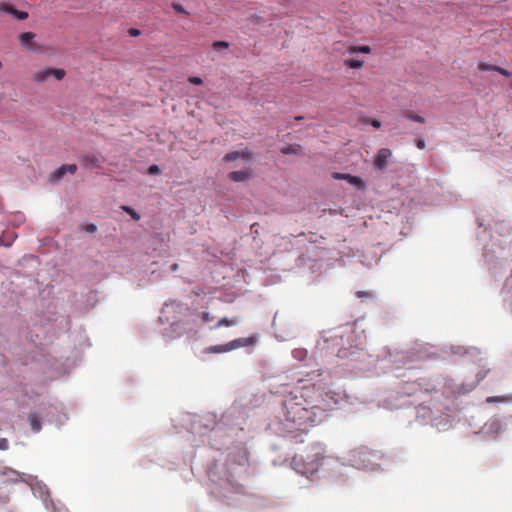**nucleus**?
I'll return each mask as SVG.
<instances>
[{
	"mask_svg": "<svg viewBox=\"0 0 512 512\" xmlns=\"http://www.w3.org/2000/svg\"><path fill=\"white\" fill-rule=\"evenodd\" d=\"M123 209L134 219V220H139L140 219V215L132 208L130 207H123Z\"/></svg>",
	"mask_w": 512,
	"mask_h": 512,
	"instance_id": "obj_23",
	"label": "nucleus"
},
{
	"mask_svg": "<svg viewBox=\"0 0 512 512\" xmlns=\"http://www.w3.org/2000/svg\"><path fill=\"white\" fill-rule=\"evenodd\" d=\"M370 124L376 129L381 127V122L378 120H371Z\"/></svg>",
	"mask_w": 512,
	"mask_h": 512,
	"instance_id": "obj_33",
	"label": "nucleus"
},
{
	"mask_svg": "<svg viewBox=\"0 0 512 512\" xmlns=\"http://www.w3.org/2000/svg\"><path fill=\"white\" fill-rule=\"evenodd\" d=\"M65 173H66L65 165H62L60 168H58L57 170H55L54 172H52L50 174V181L57 182L65 175Z\"/></svg>",
	"mask_w": 512,
	"mask_h": 512,
	"instance_id": "obj_18",
	"label": "nucleus"
},
{
	"mask_svg": "<svg viewBox=\"0 0 512 512\" xmlns=\"http://www.w3.org/2000/svg\"><path fill=\"white\" fill-rule=\"evenodd\" d=\"M66 75V72L64 69L60 68H45L39 71H36L32 75V79L36 83H44L51 77L55 78L56 80L60 81L62 80Z\"/></svg>",
	"mask_w": 512,
	"mask_h": 512,
	"instance_id": "obj_3",
	"label": "nucleus"
},
{
	"mask_svg": "<svg viewBox=\"0 0 512 512\" xmlns=\"http://www.w3.org/2000/svg\"><path fill=\"white\" fill-rule=\"evenodd\" d=\"M212 320H213V317L208 312H203L202 313V321L204 323H208V322H210Z\"/></svg>",
	"mask_w": 512,
	"mask_h": 512,
	"instance_id": "obj_30",
	"label": "nucleus"
},
{
	"mask_svg": "<svg viewBox=\"0 0 512 512\" xmlns=\"http://www.w3.org/2000/svg\"><path fill=\"white\" fill-rule=\"evenodd\" d=\"M188 81L191 83V84H194V85H201L203 83L202 79L200 77H197V76H191L188 78Z\"/></svg>",
	"mask_w": 512,
	"mask_h": 512,
	"instance_id": "obj_25",
	"label": "nucleus"
},
{
	"mask_svg": "<svg viewBox=\"0 0 512 512\" xmlns=\"http://www.w3.org/2000/svg\"><path fill=\"white\" fill-rule=\"evenodd\" d=\"M128 34L130 36H132V37H137V36H139L141 34V31L139 29H137V28H130L128 30Z\"/></svg>",
	"mask_w": 512,
	"mask_h": 512,
	"instance_id": "obj_29",
	"label": "nucleus"
},
{
	"mask_svg": "<svg viewBox=\"0 0 512 512\" xmlns=\"http://www.w3.org/2000/svg\"><path fill=\"white\" fill-rule=\"evenodd\" d=\"M293 353H294V356H295V357L300 358V357H301V355H302L304 352H303V351L295 350Z\"/></svg>",
	"mask_w": 512,
	"mask_h": 512,
	"instance_id": "obj_36",
	"label": "nucleus"
},
{
	"mask_svg": "<svg viewBox=\"0 0 512 512\" xmlns=\"http://www.w3.org/2000/svg\"><path fill=\"white\" fill-rule=\"evenodd\" d=\"M9 448V443L6 438H0V450H7Z\"/></svg>",
	"mask_w": 512,
	"mask_h": 512,
	"instance_id": "obj_27",
	"label": "nucleus"
},
{
	"mask_svg": "<svg viewBox=\"0 0 512 512\" xmlns=\"http://www.w3.org/2000/svg\"><path fill=\"white\" fill-rule=\"evenodd\" d=\"M171 270L172 271H177L178 270V264L177 263H174L171 265Z\"/></svg>",
	"mask_w": 512,
	"mask_h": 512,
	"instance_id": "obj_37",
	"label": "nucleus"
},
{
	"mask_svg": "<svg viewBox=\"0 0 512 512\" xmlns=\"http://www.w3.org/2000/svg\"><path fill=\"white\" fill-rule=\"evenodd\" d=\"M344 65L351 69H360L363 67L364 61L359 60V59L349 58V59L344 60Z\"/></svg>",
	"mask_w": 512,
	"mask_h": 512,
	"instance_id": "obj_14",
	"label": "nucleus"
},
{
	"mask_svg": "<svg viewBox=\"0 0 512 512\" xmlns=\"http://www.w3.org/2000/svg\"><path fill=\"white\" fill-rule=\"evenodd\" d=\"M28 420L30 422V426H31L32 430L35 433H37L41 430V422L35 413L29 414Z\"/></svg>",
	"mask_w": 512,
	"mask_h": 512,
	"instance_id": "obj_13",
	"label": "nucleus"
},
{
	"mask_svg": "<svg viewBox=\"0 0 512 512\" xmlns=\"http://www.w3.org/2000/svg\"><path fill=\"white\" fill-rule=\"evenodd\" d=\"M96 229H97V228H96V226H95L94 224H89V225H87V227H86V230H87L88 232H90V233L95 232V231H96Z\"/></svg>",
	"mask_w": 512,
	"mask_h": 512,
	"instance_id": "obj_35",
	"label": "nucleus"
},
{
	"mask_svg": "<svg viewBox=\"0 0 512 512\" xmlns=\"http://www.w3.org/2000/svg\"><path fill=\"white\" fill-rule=\"evenodd\" d=\"M281 152L285 155L299 154L301 152V146L298 144L288 145V146L282 148Z\"/></svg>",
	"mask_w": 512,
	"mask_h": 512,
	"instance_id": "obj_19",
	"label": "nucleus"
},
{
	"mask_svg": "<svg viewBox=\"0 0 512 512\" xmlns=\"http://www.w3.org/2000/svg\"><path fill=\"white\" fill-rule=\"evenodd\" d=\"M478 69L480 71H497L498 73H500L501 75H503L505 77H510L512 75V73L510 71H508L500 66L488 64L485 62H480L478 64Z\"/></svg>",
	"mask_w": 512,
	"mask_h": 512,
	"instance_id": "obj_10",
	"label": "nucleus"
},
{
	"mask_svg": "<svg viewBox=\"0 0 512 512\" xmlns=\"http://www.w3.org/2000/svg\"><path fill=\"white\" fill-rule=\"evenodd\" d=\"M392 153L388 148H382L378 151L377 155L374 159V166L377 169H384L387 166L388 159L391 157Z\"/></svg>",
	"mask_w": 512,
	"mask_h": 512,
	"instance_id": "obj_5",
	"label": "nucleus"
},
{
	"mask_svg": "<svg viewBox=\"0 0 512 512\" xmlns=\"http://www.w3.org/2000/svg\"><path fill=\"white\" fill-rule=\"evenodd\" d=\"M229 178L235 182H244L251 178V172L248 170L233 171L229 173Z\"/></svg>",
	"mask_w": 512,
	"mask_h": 512,
	"instance_id": "obj_12",
	"label": "nucleus"
},
{
	"mask_svg": "<svg viewBox=\"0 0 512 512\" xmlns=\"http://www.w3.org/2000/svg\"><path fill=\"white\" fill-rule=\"evenodd\" d=\"M34 38H35V34L32 32H24L19 35V41H20L21 45L30 50H35V46L33 43Z\"/></svg>",
	"mask_w": 512,
	"mask_h": 512,
	"instance_id": "obj_11",
	"label": "nucleus"
},
{
	"mask_svg": "<svg viewBox=\"0 0 512 512\" xmlns=\"http://www.w3.org/2000/svg\"><path fill=\"white\" fill-rule=\"evenodd\" d=\"M237 323H238L237 320H235V319H228V318L225 317V318H222L221 320H219V322L215 325L214 328H220L222 326H227V327L234 326Z\"/></svg>",
	"mask_w": 512,
	"mask_h": 512,
	"instance_id": "obj_20",
	"label": "nucleus"
},
{
	"mask_svg": "<svg viewBox=\"0 0 512 512\" xmlns=\"http://www.w3.org/2000/svg\"><path fill=\"white\" fill-rule=\"evenodd\" d=\"M336 395L314 384L303 386L285 396L282 403L281 431L291 438L307 433L321 422L337 403Z\"/></svg>",
	"mask_w": 512,
	"mask_h": 512,
	"instance_id": "obj_1",
	"label": "nucleus"
},
{
	"mask_svg": "<svg viewBox=\"0 0 512 512\" xmlns=\"http://www.w3.org/2000/svg\"><path fill=\"white\" fill-rule=\"evenodd\" d=\"M172 7L178 13L188 14V12L184 9V7L181 4L173 3Z\"/></svg>",
	"mask_w": 512,
	"mask_h": 512,
	"instance_id": "obj_24",
	"label": "nucleus"
},
{
	"mask_svg": "<svg viewBox=\"0 0 512 512\" xmlns=\"http://www.w3.org/2000/svg\"><path fill=\"white\" fill-rule=\"evenodd\" d=\"M229 346H228V343L224 344V345H215V346H210L208 347L205 352L207 353H224V352H229Z\"/></svg>",
	"mask_w": 512,
	"mask_h": 512,
	"instance_id": "obj_16",
	"label": "nucleus"
},
{
	"mask_svg": "<svg viewBox=\"0 0 512 512\" xmlns=\"http://www.w3.org/2000/svg\"><path fill=\"white\" fill-rule=\"evenodd\" d=\"M80 160L82 165L88 169L98 168L101 165L100 159L94 154L82 155Z\"/></svg>",
	"mask_w": 512,
	"mask_h": 512,
	"instance_id": "obj_7",
	"label": "nucleus"
},
{
	"mask_svg": "<svg viewBox=\"0 0 512 512\" xmlns=\"http://www.w3.org/2000/svg\"><path fill=\"white\" fill-rule=\"evenodd\" d=\"M65 173H66L65 165H62L60 168H58L57 170H55L54 172H52L50 174V181L57 182L65 175Z\"/></svg>",
	"mask_w": 512,
	"mask_h": 512,
	"instance_id": "obj_17",
	"label": "nucleus"
},
{
	"mask_svg": "<svg viewBox=\"0 0 512 512\" xmlns=\"http://www.w3.org/2000/svg\"><path fill=\"white\" fill-rule=\"evenodd\" d=\"M344 47L343 54H355V53H371V47L368 45H352V44H342Z\"/></svg>",
	"mask_w": 512,
	"mask_h": 512,
	"instance_id": "obj_8",
	"label": "nucleus"
},
{
	"mask_svg": "<svg viewBox=\"0 0 512 512\" xmlns=\"http://www.w3.org/2000/svg\"><path fill=\"white\" fill-rule=\"evenodd\" d=\"M66 172L70 174H74L77 171V166L75 164L65 165Z\"/></svg>",
	"mask_w": 512,
	"mask_h": 512,
	"instance_id": "obj_28",
	"label": "nucleus"
},
{
	"mask_svg": "<svg viewBox=\"0 0 512 512\" xmlns=\"http://www.w3.org/2000/svg\"><path fill=\"white\" fill-rule=\"evenodd\" d=\"M256 339L255 337H247V338H238L235 340H232L228 343L229 350L232 351L234 349L240 348V347H247L255 344Z\"/></svg>",
	"mask_w": 512,
	"mask_h": 512,
	"instance_id": "obj_6",
	"label": "nucleus"
},
{
	"mask_svg": "<svg viewBox=\"0 0 512 512\" xmlns=\"http://www.w3.org/2000/svg\"><path fill=\"white\" fill-rule=\"evenodd\" d=\"M333 177L335 179H338V180H346L350 184L355 185V186H357L359 188H363L364 187L363 180L361 178L357 177V176H353V175H350V174L335 173L333 175Z\"/></svg>",
	"mask_w": 512,
	"mask_h": 512,
	"instance_id": "obj_9",
	"label": "nucleus"
},
{
	"mask_svg": "<svg viewBox=\"0 0 512 512\" xmlns=\"http://www.w3.org/2000/svg\"><path fill=\"white\" fill-rule=\"evenodd\" d=\"M356 296H357L358 298L368 297V296H369V293H368V292H365V291H358V292L356 293Z\"/></svg>",
	"mask_w": 512,
	"mask_h": 512,
	"instance_id": "obj_34",
	"label": "nucleus"
},
{
	"mask_svg": "<svg viewBox=\"0 0 512 512\" xmlns=\"http://www.w3.org/2000/svg\"><path fill=\"white\" fill-rule=\"evenodd\" d=\"M416 146L419 148V149H424L425 148V141L423 139H419L417 140L416 142Z\"/></svg>",
	"mask_w": 512,
	"mask_h": 512,
	"instance_id": "obj_32",
	"label": "nucleus"
},
{
	"mask_svg": "<svg viewBox=\"0 0 512 512\" xmlns=\"http://www.w3.org/2000/svg\"><path fill=\"white\" fill-rule=\"evenodd\" d=\"M503 400H504V398H503V397H488V398L486 399V401H487L488 403L499 402V401H503Z\"/></svg>",
	"mask_w": 512,
	"mask_h": 512,
	"instance_id": "obj_31",
	"label": "nucleus"
},
{
	"mask_svg": "<svg viewBox=\"0 0 512 512\" xmlns=\"http://www.w3.org/2000/svg\"><path fill=\"white\" fill-rule=\"evenodd\" d=\"M240 157H243V158H249L250 157V153L248 152H238V151H234V152H231V153H228L224 156V160L225 161H232V160H235V159H238Z\"/></svg>",
	"mask_w": 512,
	"mask_h": 512,
	"instance_id": "obj_15",
	"label": "nucleus"
},
{
	"mask_svg": "<svg viewBox=\"0 0 512 512\" xmlns=\"http://www.w3.org/2000/svg\"><path fill=\"white\" fill-rule=\"evenodd\" d=\"M405 117L408 118L409 120H412V121H415V122H418V123H424L425 122L424 117L416 115L412 111H407L405 113Z\"/></svg>",
	"mask_w": 512,
	"mask_h": 512,
	"instance_id": "obj_21",
	"label": "nucleus"
},
{
	"mask_svg": "<svg viewBox=\"0 0 512 512\" xmlns=\"http://www.w3.org/2000/svg\"><path fill=\"white\" fill-rule=\"evenodd\" d=\"M212 48L216 51L224 50L229 48V43L226 41H215L212 44Z\"/></svg>",
	"mask_w": 512,
	"mask_h": 512,
	"instance_id": "obj_22",
	"label": "nucleus"
},
{
	"mask_svg": "<svg viewBox=\"0 0 512 512\" xmlns=\"http://www.w3.org/2000/svg\"><path fill=\"white\" fill-rule=\"evenodd\" d=\"M326 458L325 446L320 442H315L308 445L303 454L295 455L291 465L297 473L312 475L318 471Z\"/></svg>",
	"mask_w": 512,
	"mask_h": 512,
	"instance_id": "obj_2",
	"label": "nucleus"
},
{
	"mask_svg": "<svg viewBox=\"0 0 512 512\" xmlns=\"http://www.w3.org/2000/svg\"><path fill=\"white\" fill-rule=\"evenodd\" d=\"M148 172H149V174H151V175H156V174H159V173H160V168H159V166H158V165L153 164V165H151V166L149 167Z\"/></svg>",
	"mask_w": 512,
	"mask_h": 512,
	"instance_id": "obj_26",
	"label": "nucleus"
},
{
	"mask_svg": "<svg viewBox=\"0 0 512 512\" xmlns=\"http://www.w3.org/2000/svg\"><path fill=\"white\" fill-rule=\"evenodd\" d=\"M0 12L11 14L14 18L18 20H25L28 18L27 12L17 10L12 4L5 1L0 2Z\"/></svg>",
	"mask_w": 512,
	"mask_h": 512,
	"instance_id": "obj_4",
	"label": "nucleus"
}]
</instances>
